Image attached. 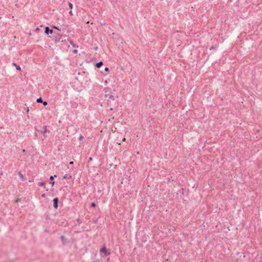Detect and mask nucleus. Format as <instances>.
I'll use <instances>...</instances> for the list:
<instances>
[{
  "label": "nucleus",
  "instance_id": "22",
  "mask_svg": "<svg viewBox=\"0 0 262 262\" xmlns=\"http://www.w3.org/2000/svg\"><path fill=\"white\" fill-rule=\"evenodd\" d=\"M73 164V161H71L70 162V164Z\"/></svg>",
  "mask_w": 262,
  "mask_h": 262
},
{
  "label": "nucleus",
  "instance_id": "26",
  "mask_svg": "<svg viewBox=\"0 0 262 262\" xmlns=\"http://www.w3.org/2000/svg\"><path fill=\"white\" fill-rule=\"evenodd\" d=\"M36 30H39V29L37 28H36Z\"/></svg>",
  "mask_w": 262,
  "mask_h": 262
},
{
  "label": "nucleus",
  "instance_id": "12",
  "mask_svg": "<svg viewBox=\"0 0 262 262\" xmlns=\"http://www.w3.org/2000/svg\"><path fill=\"white\" fill-rule=\"evenodd\" d=\"M42 103L44 105H47L48 104V103L47 101H44V102L42 101Z\"/></svg>",
  "mask_w": 262,
  "mask_h": 262
},
{
  "label": "nucleus",
  "instance_id": "6",
  "mask_svg": "<svg viewBox=\"0 0 262 262\" xmlns=\"http://www.w3.org/2000/svg\"><path fill=\"white\" fill-rule=\"evenodd\" d=\"M102 65H103V62L102 61H100L98 63H97L96 66L97 68H100Z\"/></svg>",
  "mask_w": 262,
  "mask_h": 262
},
{
  "label": "nucleus",
  "instance_id": "17",
  "mask_svg": "<svg viewBox=\"0 0 262 262\" xmlns=\"http://www.w3.org/2000/svg\"><path fill=\"white\" fill-rule=\"evenodd\" d=\"M77 52H78V51H77V49H75V50L73 51V52H74V53H77Z\"/></svg>",
  "mask_w": 262,
  "mask_h": 262
},
{
  "label": "nucleus",
  "instance_id": "18",
  "mask_svg": "<svg viewBox=\"0 0 262 262\" xmlns=\"http://www.w3.org/2000/svg\"><path fill=\"white\" fill-rule=\"evenodd\" d=\"M63 178L66 179H67V174H65L63 177Z\"/></svg>",
  "mask_w": 262,
  "mask_h": 262
},
{
  "label": "nucleus",
  "instance_id": "20",
  "mask_svg": "<svg viewBox=\"0 0 262 262\" xmlns=\"http://www.w3.org/2000/svg\"><path fill=\"white\" fill-rule=\"evenodd\" d=\"M122 141H124H124H126V139H125V138H124L123 139Z\"/></svg>",
  "mask_w": 262,
  "mask_h": 262
},
{
  "label": "nucleus",
  "instance_id": "23",
  "mask_svg": "<svg viewBox=\"0 0 262 262\" xmlns=\"http://www.w3.org/2000/svg\"><path fill=\"white\" fill-rule=\"evenodd\" d=\"M71 45H72V46H73V47H75V45L74 44H73H73L72 43V42H71Z\"/></svg>",
  "mask_w": 262,
  "mask_h": 262
},
{
  "label": "nucleus",
  "instance_id": "19",
  "mask_svg": "<svg viewBox=\"0 0 262 262\" xmlns=\"http://www.w3.org/2000/svg\"><path fill=\"white\" fill-rule=\"evenodd\" d=\"M107 83H108V82H107V80H105V81H104V84H105V85H106V84H107Z\"/></svg>",
  "mask_w": 262,
  "mask_h": 262
},
{
  "label": "nucleus",
  "instance_id": "11",
  "mask_svg": "<svg viewBox=\"0 0 262 262\" xmlns=\"http://www.w3.org/2000/svg\"><path fill=\"white\" fill-rule=\"evenodd\" d=\"M45 184V183L43 182H40L38 183V185L42 186Z\"/></svg>",
  "mask_w": 262,
  "mask_h": 262
},
{
  "label": "nucleus",
  "instance_id": "10",
  "mask_svg": "<svg viewBox=\"0 0 262 262\" xmlns=\"http://www.w3.org/2000/svg\"><path fill=\"white\" fill-rule=\"evenodd\" d=\"M69 6L71 10L73 9V5L71 3H69Z\"/></svg>",
  "mask_w": 262,
  "mask_h": 262
},
{
  "label": "nucleus",
  "instance_id": "9",
  "mask_svg": "<svg viewBox=\"0 0 262 262\" xmlns=\"http://www.w3.org/2000/svg\"><path fill=\"white\" fill-rule=\"evenodd\" d=\"M116 129H117V128L115 127L114 128H112L111 130H112V133H114L116 132Z\"/></svg>",
  "mask_w": 262,
  "mask_h": 262
},
{
  "label": "nucleus",
  "instance_id": "15",
  "mask_svg": "<svg viewBox=\"0 0 262 262\" xmlns=\"http://www.w3.org/2000/svg\"><path fill=\"white\" fill-rule=\"evenodd\" d=\"M104 70H105V71H106V72H108V70H109V69H108V68L106 67V68L104 69Z\"/></svg>",
  "mask_w": 262,
  "mask_h": 262
},
{
  "label": "nucleus",
  "instance_id": "13",
  "mask_svg": "<svg viewBox=\"0 0 262 262\" xmlns=\"http://www.w3.org/2000/svg\"><path fill=\"white\" fill-rule=\"evenodd\" d=\"M91 206L93 207H95L96 206V204L94 203H92L91 204Z\"/></svg>",
  "mask_w": 262,
  "mask_h": 262
},
{
  "label": "nucleus",
  "instance_id": "8",
  "mask_svg": "<svg viewBox=\"0 0 262 262\" xmlns=\"http://www.w3.org/2000/svg\"><path fill=\"white\" fill-rule=\"evenodd\" d=\"M37 102H38V103H41L42 102V100L41 99V98H39L37 99Z\"/></svg>",
  "mask_w": 262,
  "mask_h": 262
},
{
  "label": "nucleus",
  "instance_id": "7",
  "mask_svg": "<svg viewBox=\"0 0 262 262\" xmlns=\"http://www.w3.org/2000/svg\"><path fill=\"white\" fill-rule=\"evenodd\" d=\"M13 64L15 66L16 69L17 70H18V71H20L21 70V68H20V67L19 66L16 65L15 63H13Z\"/></svg>",
  "mask_w": 262,
  "mask_h": 262
},
{
  "label": "nucleus",
  "instance_id": "3",
  "mask_svg": "<svg viewBox=\"0 0 262 262\" xmlns=\"http://www.w3.org/2000/svg\"><path fill=\"white\" fill-rule=\"evenodd\" d=\"M53 33V30H50L48 27H46L45 28V33L47 34H49V33L52 34Z\"/></svg>",
  "mask_w": 262,
  "mask_h": 262
},
{
  "label": "nucleus",
  "instance_id": "25",
  "mask_svg": "<svg viewBox=\"0 0 262 262\" xmlns=\"http://www.w3.org/2000/svg\"><path fill=\"white\" fill-rule=\"evenodd\" d=\"M92 160V158H90V160Z\"/></svg>",
  "mask_w": 262,
  "mask_h": 262
},
{
  "label": "nucleus",
  "instance_id": "24",
  "mask_svg": "<svg viewBox=\"0 0 262 262\" xmlns=\"http://www.w3.org/2000/svg\"><path fill=\"white\" fill-rule=\"evenodd\" d=\"M45 194H42V197H45Z\"/></svg>",
  "mask_w": 262,
  "mask_h": 262
},
{
  "label": "nucleus",
  "instance_id": "1",
  "mask_svg": "<svg viewBox=\"0 0 262 262\" xmlns=\"http://www.w3.org/2000/svg\"><path fill=\"white\" fill-rule=\"evenodd\" d=\"M100 252L104 253L105 255H108L110 254L109 252H107L106 248L104 247L100 249Z\"/></svg>",
  "mask_w": 262,
  "mask_h": 262
},
{
  "label": "nucleus",
  "instance_id": "4",
  "mask_svg": "<svg viewBox=\"0 0 262 262\" xmlns=\"http://www.w3.org/2000/svg\"><path fill=\"white\" fill-rule=\"evenodd\" d=\"M56 177H57L56 175H54V176H51L50 178V179L51 180L50 184H51L52 186H53L54 184V181H53V180L54 178H56Z\"/></svg>",
  "mask_w": 262,
  "mask_h": 262
},
{
  "label": "nucleus",
  "instance_id": "2",
  "mask_svg": "<svg viewBox=\"0 0 262 262\" xmlns=\"http://www.w3.org/2000/svg\"><path fill=\"white\" fill-rule=\"evenodd\" d=\"M58 198H55V199H54V200H53L54 207L55 209H57V207H58Z\"/></svg>",
  "mask_w": 262,
  "mask_h": 262
},
{
  "label": "nucleus",
  "instance_id": "21",
  "mask_svg": "<svg viewBox=\"0 0 262 262\" xmlns=\"http://www.w3.org/2000/svg\"><path fill=\"white\" fill-rule=\"evenodd\" d=\"M29 107H28V108H27V112H29Z\"/></svg>",
  "mask_w": 262,
  "mask_h": 262
},
{
  "label": "nucleus",
  "instance_id": "5",
  "mask_svg": "<svg viewBox=\"0 0 262 262\" xmlns=\"http://www.w3.org/2000/svg\"><path fill=\"white\" fill-rule=\"evenodd\" d=\"M18 175H19V177L20 178L22 181H24L26 180V178H25V176L20 172H18Z\"/></svg>",
  "mask_w": 262,
  "mask_h": 262
},
{
  "label": "nucleus",
  "instance_id": "14",
  "mask_svg": "<svg viewBox=\"0 0 262 262\" xmlns=\"http://www.w3.org/2000/svg\"><path fill=\"white\" fill-rule=\"evenodd\" d=\"M69 13L71 16H72L73 15V12L71 10L69 12Z\"/></svg>",
  "mask_w": 262,
  "mask_h": 262
},
{
  "label": "nucleus",
  "instance_id": "16",
  "mask_svg": "<svg viewBox=\"0 0 262 262\" xmlns=\"http://www.w3.org/2000/svg\"><path fill=\"white\" fill-rule=\"evenodd\" d=\"M83 137L82 136H80L79 137V140H82V139H83Z\"/></svg>",
  "mask_w": 262,
  "mask_h": 262
}]
</instances>
